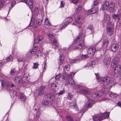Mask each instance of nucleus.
Here are the masks:
<instances>
[{
	"mask_svg": "<svg viewBox=\"0 0 121 121\" xmlns=\"http://www.w3.org/2000/svg\"><path fill=\"white\" fill-rule=\"evenodd\" d=\"M21 80V76L19 75L18 76L16 77L14 79V82L16 83H19Z\"/></svg>",
	"mask_w": 121,
	"mask_h": 121,
	"instance_id": "22",
	"label": "nucleus"
},
{
	"mask_svg": "<svg viewBox=\"0 0 121 121\" xmlns=\"http://www.w3.org/2000/svg\"><path fill=\"white\" fill-rule=\"evenodd\" d=\"M43 37L41 36H39L38 37L35 39L34 43H38L39 42L43 39Z\"/></svg>",
	"mask_w": 121,
	"mask_h": 121,
	"instance_id": "23",
	"label": "nucleus"
},
{
	"mask_svg": "<svg viewBox=\"0 0 121 121\" xmlns=\"http://www.w3.org/2000/svg\"><path fill=\"white\" fill-rule=\"evenodd\" d=\"M65 91L64 90L61 91H60L58 93L59 95H62L65 92Z\"/></svg>",
	"mask_w": 121,
	"mask_h": 121,
	"instance_id": "50",
	"label": "nucleus"
},
{
	"mask_svg": "<svg viewBox=\"0 0 121 121\" xmlns=\"http://www.w3.org/2000/svg\"><path fill=\"white\" fill-rule=\"evenodd\" d=\"M15 72V71L14 69L12 70L11 71V74L12 75H13L14 74Z\"/></svg>",
	"mask_w": 121,
	"mask_h": 121,
	"instance_id": "52",
	"label": "nucleus"
},
{
	"mask_svg": "<svg viewBox=\"0 0 121 121\" xmlns=\"http://www.w3.org/2000/svg\"><path fill=\"white\" fill-rule=\"evenodd\" d=\"M69 78V77L68 78ZM66 82L68 84L70 85H73L75 83L74 80L72 78H68Z\"/></svg>",
	"mask_w": 121,
	"mask_h": 121,
	"instance_id": "20",
	"label": "nucleus"
},
{
	"mask_svg": "<svg viewBox=\"0 0 121 121\" xmlns=\"http://www.w3.org/2000/svg\"><path fill=\"white\" fill-rule=\"evenodd\" d=\"M34 66L33 68L35 69H36L38 68L39 64L37 63H34Z\"/></svg>",
	"mask_w": 121,
	"mask_h": 121,
	"instance_id": "37",
	"label": "nucleus"
},
{
	"mask_svg": "<svg viewBox=\"0 0 121 121\" xmlns=\"http://www.w3.org/2000/svg\"><path fill=\"white\" fill-rule=\"evenodd\" d=\"M103 44L104 45L107 46L108 44V40L104 41L103 42Z\"/></svg>",
	"mask_w": 121,
	"mask_h": 121,
	"instance_id": "45",
	"label": "nucleus"
},
{
	"mask_svg": "<svg viewBox=\"0 0 121 121\" xmlns=\"http://www.w3.org/2000/svg\"><path fill=\"white\" fill-rule=\"evenodd\" d=\"M10 86L11 87H13L14 86V85H13V84H11V85Z\"/></svg>",
	"mask_w": 121,
	"mask_h": 121,
	"instance_id": "62",
	"label": "nucleus"
},
{
	"mask_svg": "<svg viewBox=\"0 0 121 121\" xmlns=\"http://www.w3.org/2000/svg\"><path fill=\"white\" fill-rule=\"evenodd\" d=\"M1 85L2 86V87H3L5 84V82L3 80H2L1 81Z\"/></svg>",
	"mask_w": 121,
	"mask_h": 121,
	"instance_id": "55",
	"label": "nucleus"
},
{
	"mask_svg": "<svg viewBox=\"0 0 121 121\" xmlns=\"http://www.w3.org/2000/svg\"><path fill=\"white\" fill-rule=\"evenodd\" d=\"M48 36L50 38H52L53 37V35L50 33H48Z\"/></svg>",
	"mask_w": 121,
	"mask_h": 121,
	"instance_id": "49",
	"label": "nucleus"
},
{
	"mask_svg": "<svg viewBox=\"0 0 121 121\" xmlns=\"http://www.w3.org/2000/svg\"><path fill=\"white\" fill-rule=\"evenodd\" d=\"M118 19L119 21H120L119 22L121 24V17L120 18H118Z\"/></svg>",
	"mask_w": 121,
	"mask_h": 121,
	"instance_id": "61",
	"label": "nucleus"
},
{
	"mask_svg": "<svg viewBox=\"0 0 121 121\" xmlns=\"http://www.w3.org/2000/svg\"><path fill=\"white\" fill-rule=\"evenodd\" d=\"M111 60L110 58L106 56L105 57L104 59L103 63L105 67H107L109 66Z\"/></svg>",
	"mask_w": 121,
	"mask_h": 121,
	"instance_id": "4",
	"label": "nucleus"
},
{
	"mask_svg": "<svg viewBox=\"0 0 121 121\" xmlns=\"http://www.w3.org/2000/svg\"><path fill=\"white\" fill-rule=\"evenodd\" d=\"M22 60H19L18 59H17V60L18 62L22 61L23 62L25 61V59L24 58H22L21 59Z\"/></svg>",
	"mask_w": 121,
	"mask_h": 121,
	"instance_id": "51",
	"label": "nucleus"
},
{
	"mask_svg": "<svg viewBox=\"0 0 121 121\" xmlns=\"http://www.w3.org/2000/svg\"><path fill=\"white\" fill-rule=\"evenodd\" d=\"M112 17L113 19L115 20L117 18L118 19V18H119V15L117 14H114L112 15Z\"/></svg>",
	"mask_w": 121,
	"mask_h": 121,
	"instance_id": "34",
	"label": "nucleus"
},
{
	"mask_svg": "<svg viewBox=\"0 0 121 121\" xmlns=\"http://www.w3.org/2000/svg\"><path fill=\"white\" fill-rule=\"evenodd\" d=\"M81 92L86 96L89 95L90 93L89 91L87 89H82L81 90Z\"/></svg>",
	"mask_w": 121,
	"mask_h": 121,
	"instance_id": "21",
	"label": "nucleus"
},
{
	"mask_svg": "<svg viewBox=\"0 0 121 121\" xmlns=\"http://www.w3.org/2000/svg\"><path fill=\"white\" fill-rule=\"evenodd\" d=\"M97 79L98 81H100L102 84L101 85L102 86H107L109 83L110 81V78L108 76L102 78H101L99 76L98 73H95Z\"/></svg>",
	"mask_w": 121,
	"mask_h": 121,
	"instance_id": "2",
	"label": "nucleus"
},
{
	"mask_svg": "<svg viewBox=\"0 0 121 121\" xmlns=\"http://www.w3.org/2000/svg\"><path fill=\"white\" fill-rule=\"evenodd\" d=\"M70 106H74V107H75V108H76V107H77V109H76V110H78V108L77 107V106H76V104H73V105H72V104H70Z\"/></svg>",
	"mask_w": 121,
	"mask_h": 121,
	"instance_id": "53",
	"label": "nucleus"
},
{
	"mask_svg": "<svg viewBox=\"0 0 121 121\" xmlns=\"http://www.w3.org/2000/svg\"><path fill=\"white\" fill-rule=\"evenodd\" d=\"M81 56L82 58V60L85 59L88 57V56L87 55H83V54L82 55V56ZM81 58V57H80Z\"/></svg>",
	"mask_w": 121,
	"mask_h": 121,
	"instance_id": "42",
	"label": "nucleus"
},
{
	"mask_svg": "<svg viewBox=\"0 0 121 121\" xmlns=\"http://www.w3.org/2000/svg\"><path fill=\"white\" fill-rule=\"evenodd\" d=\"M37 46H35L34 47V48H35V49L36 48H37Z\"/></svg>",
	"mask_w": 121,
	"mask_h": 121,
	"instance_id": "64",
	"label": "nucleus"
},
{
	"mask_svg": "<svg viewBox=\"0 0 121 121\" xmlns=\"http://www.w3.org/2000/svg\"><path fill=\"white\" fill-rule=\"evenodd\" d=\"M12 60V57L11 56L8 57L7 59V60L8 61H10Z\"/></svg>",
	"mask_w": 121,
	"mask_h": 121,
	"instance_id": "46",
	"label": "nucleus"
},
{
	"mask_svg": "<svg viewBox=\"0 0 121 121\" xmlns=\"http://www.w3.org/2000/svg\"><path fill=\"white\" fill-rule=\"evenodd\" d=\"M114 72L115 73H117L119 72L121 69V65H114Z\"/></svg>",
	"mask_w": 121,
	"mask_h": 121,
	"instance_id": "12",
	"label": "nucleus"
},
{
	"mask_svg": "<svg viewBox=\"0 0 121 121\" xmlns=\"http://www.w3.org/2000/svg\"><path fill=\"white\" fill-rule=\"evenodd\" d=\"M95 48L94 47H91L89 48L87 51V52L88 54L91 55H93L95 54Z\"/></svg>",
	"mask_w": 121,
	"mask_h": 121,
	"instance_id": "13",
	"label": "nucleus"
},
{
	"mask_svg": "<svg viewBox=\"0 0 121 121\" xmlns=\"http://www.w3.org/2000/svg\"><path fill=\"white\" fill-rule=\"evenodd\" d=\"M82 9V5L81 4H80L77 7L76 10V13H78Z\"/></svg>",
	"mask_w": 121,
	"mask_h": 121,
	"instance_id": "31",
	"label": "nucleus"
},
{
	"mask_svg": "<svg viewBox=\"0 0 121 121\" xmlns=\"http://www.w3.org/2000/svg\"><path fill=\"white\" fill-rule=\"evenodd\" d=\"M97 10V8H93L91 9V11L92 13H94L96 12Z\"/></svg>",
	"mask_w": 121,
	"mask_h": 121,
	"instance_id": "38",
	"label": "nucleus"
},
{
	"mask_svg": "<svg viewBox=\"0 0 121 121\" xmlns=\"http://www.w3.org/2000/svg\"><path fill=\"white\" fill-rule=\"evenodd\" d=\"M26 74H24L23 76V77L24 78H28V77L27 76H26Z\"/></svg>",
	"mask_w": 121,
	"mask_h": 121,
	"instance_id": "59",
	"label": "nucleus"
},
{
	"mask_svg": "<svg viewBox=\"0 0 121 121\" xmlns=\"http://www.w3.org/2000/svg\"><path fill=\"white\" fill-rule=\"evenodd\" d=\"M109 112H105L101 114V117L103 118V120L105 118H108L109 117Z\"/></svg>",
	"mask_w": 121,
	"mask_h": 121,
	"instance_id": "25",
	"label": "nucleus"
},
{
	"mask_svg": "<svg viewBox=\"0 0 121 121\" xmlns=\"http://www.w3.org/2000/svg\"><path fill=\"white\" fill-rule=\"evenodd\" d=\"M104 20L106 22H109L110 20V17L109 15L105 13L104 16Z\"/></svg>",
	"mask_w": 121,
	"mask_h": 121,
	"instance_id": "18",
	"label": "nucleus"
},
{
	"mask_svg": "<svg viewBox=\"0 0 121 121\" xmlns=\"http://www.w3.org/2000/svg\"><path fill=\"white\" fill-rule=\"evenodd\" d=\"M114 33V29L111 27H108L107 28V33L109 36L112 35Z\"/></svg>",
	"mask_w": 121,
	"mask_h": 121,
	"instance_id": "11",
	"label": "nucleus"
},
{
	"mask_svg": "<svg viewBox=\"0 0 121 121\" xmlns=\"http://www.w3.org/2000/svg\"><path fill=\"white\" fill-rule=\"evenodd\" d=\"M22 2H24L29 5L30 9L31 10L33 7V4L32 1L30 0H21Z\"/></svg>",
	"mask_w": 121,
	"mask_h": 121,
	"instance_id": "6",
	"label": "nucleus"
},
{
	"mask_svg": "<svg viewBox=\"0 0 121 121\" xmlns=\"http://www.w3.org/2000/svg\"><path fill=\"white\" fill-rule=\"evenodd\" d=\"M73 20V19L70 17H67L64 21V25L60 28L61 30L63 28H65Z\"/></svg>",
	"mask_w": 121,
	"mask_h": 121,
	"instance_id": "3",
	"label": "nucleus"
},
{
	"mask_svg": "<svg viewBox=\"0 0 121 121\" xmlns=\"http://www.w3.org/2000/svg\"><path fill=\"white\" fill-rule=\"evenodd\" d=\"M117 104L120 107H121V102L120 101H118Z\"/></svg>",
	"mask_w": 121,
	"mask_h": 121,
	"instance_id": "58",
	"label": "nucleus"
},
{
	"mask_svg": "<svg viewBox=\"0 0 121 121\" xmlns=\"http://www.w3.org/2000/svg\"><path fill=\"white\" fill-rule=\"evenodd\" d=\"M98 3V1L97 0L95 1L93 3V6H96Z\"/></svg>",
	"mask_w": 121,
	"mask_h": 121,
	"instance_id": "44",
	"label": "nucleus"
},
{
	"mask_svg": "<svg viewBox=\"0 0 121 121\" xmlns=\"http://www.w3.org/2000/svg\"><path fill=\"white\" fill-rule=\"evenodd\" d=\"M118 45L117 44L115 43L112 45L111 47L112 51L114 52H115L118 50Z\"/></svg>",
	"mask_w": 121,
	"mask_h": 121,
	"instance_id": "17",
	"label": "nucleus"
},
{
	"mask_svg": "<svg viewBox=\"0 0 121 121\" xmlns=\"http://www.w3.org/2000/svg\"><path fill=\"white\" fill-rule=\"evenodd\" d=\"M91 9L88 10L87 11V14H90L92 13L91 11Z\"/></svg>",
	"mask_w": 121,
	"mask_h": 121,
	"instance_id": "54",
	"label": "nucleus"
},
{
	"mask_svg": "<svg viewBox=\"0 0 121 121\" xmlns=\"http://www.w3.org/2000/svg\"><path fill=\"white\" fill-rule=\"evenodd\" d=\"M42 55V53L40 51H36L34 54V56L35 58H39Z\"/></svg>",
	"mask_w": 121,
	"mask_h": 121,
	"instance_id": "28",
	"label": "nucleus"
},
{
	"mask_svg": "<svg viewBox=\"0 0 121 121\" xmlns=\"http://www.w3.org/2000/svg\"><path fill=\"white\" fill-rule=\"evenodd\" d=\"M65 5V3L63 1H62L60 2V5L59 7L60 8H63Z\"/></svg>",
	"mask_w": 121,
	"mask_h": 121,
	"instance_id": "39",
	"label": "nucleus"
},
{
	"mask_svg": "<svg viewBox=\"0 0 121 121\" xmlns=\"http://www.w3.org/2000/svg\"><path fill=\"white\" fill-rule=\"evenodd\" d=\"M89 103L88 105V108H91L92 106V104L94 103V101L91 99L89 100Z\"/></svg>",
	"mask_w": 121,
	"mask_h": 121,
	"instance_id": "32",
	"label": "nucleus"
},
{
	"mask_svg": "<svg viewBox=\"0 0 121 121\" xmlns=\"http://www.w3.org/2000/svg\"><path fill=\"white\" fill-rule=\"evenodd\" d=\"M85 46L84 41H82V42L79 43L78 45L74 47V49H84L85 48Z\"/></svg>",
	"mask_w": 121,
	"mask_h": 121,
	"instance_id": "9",
	"label": "nucleus"
},
{
	"mask_svg": "<svg viewBox=\"0 0 121 121\" xmlns=\"http://www.w3.org/2000/svg\"><path fill=\"white\" fill-rule=\"evenodd\" d=\"M61 75L60 74H58L55 77L56 80H58L60 78Z\"/></svg>",
	"mask_w": 121,
	"mask_h": 121,
	"instance_id": "48",
	"label": "nucleus"
},
{
	"mask_svg": "<svg viewBox=\"0 0 121 121\" xmlns=\"http://www.w3.org/2000/svg\"><path fill=\"white\" fill-rule=\"evenodd\" d=\"M109 4V3L108 1H105L102 5L101 7V9L103 10H107L108 9Z\"/></svg>",
	"mask_w": 121,
	"mask_h": 121,
	"instance_id": "5",
	"label": "nucleus"
},
{
	"mask_svg": "<svg viewBox=\"0 0 121 121\" xmlns=\"http://www.w3.org/2000/svg\"><path fill=\"white\" fill-rule=\"evenodd\" d=\"M95 64V62L93 61H91L87 63L85 66L87 69H92L93 66Z\"/></svg>",
	"mask_w": 121,
	"mask_h": 121,
	"instance_id": "7",
	"label": "nucleus"
},
{
	"mask_svg": "<svg viewBox=\"0 0 121 121\" xmlns=\"http://www.w3.org/2000/svg\"><path fill=\"white\" fill-rule=\"evenodd\" d=\"M60 62H59V65H60L62 64L64 61V56L62 55H61V54H60Z\"/></svg>",
	"mask_w": 121,
	"mask_h": 121,
	"instance_id": "27",
	"label": "nucleus"
},
{
	"mask_svg": "<svg viewBox=\"0 0 121 121\" xmlns=\"http://www.w3.org/2000/svg\"><path fill=\"white\" fill-rule=\"evenodd\" d=\"M81 56H79L78 57H76L73 59L72 60V62L73 63L78 62L79 61L82 60V58Z\"/></svg>",
	"mask_w": 121,
	"mask_h": 121,
	"instance_id": "24",
	"label": "nucleus"
},
{
	"mask_svg": "<svg viewBox=\"0 0 121 121\" xmlns=\"http://www.w3.org/2000/svg\"><path fill=\"white\" fill-rule=\"evenodd\" d=\"M78 0H72V2L74 4H75L76 3L78 2Z\"/></svg>",
	"mask_w": 121,
	"mask_h": 121,
	"instance_id": "57",
	"label": "nucleus"
},
{
	"mask_svg": "<svg viewBox=\"0 0 121 121\" xmlns=\"http://www.w3.org/2000/svg\"><path fill=\"white\" fill-rule=\"evenodd\" d=\"M21 99L22 100L24 101L26 100V97L25 95H22L20 96Z\"/></svg>",
	"mask_w": 121,
	"mask_h": 121,
	"instance_id": "43",
	"label": "nucleus"
},
{
	"mask_svg": "<svg viewBox=\"0 0 121 121\" xmlns=\"http://www.w3.org/2000/svg\"><path fill=\"white\" fill-rule=\"evenodd\" d=\"M51 88L53 89H55V88L57 87V85L54 83H52L51 85Z\"/></svg>",
	"mask_w": 121,
	"mask_h": 121,
	"instance_id": "41",
	"label": "nucleus"
},
{
	"mask_svg": "<svg viewBox=\"0 0 121 121\" xmlns=\"http://www.w3.org/2000/svg\"><path fill=\"white\" fill-rule=\"evenodd\" d=\"M93 120L94 121H100L103 120V118L100 114H97L93 116Z\"/></svg>",
	"mask_w": 121,
	"mask_h": 121,
	"instance_id": "8",
	"label": "nucleus"
},
{
	"mask_svg": "<svg viewBox=\"0 0 121 121\" xmlns=\"http://www.w3.org/2000/svg\"><path fill=\"white\" fill-rule=\"evenodd\" d=\"M37 50V48H36L35 49L34 48L33 49L31 50H30V52L31 54H33L34 52Z\"/></svg>",
	"mask_w": 121,
	"mask_h": 121,
	"instance_id": "47",
	"label": "nucleus"
},
{
	"mask_svg": "<svg viewBox=\"0 0 121 121\" xmlns=\"http://www.w3.org/2000/svg\"><path fill=\"white\" fill-rule=\"evenodd\" d=\"M45 87L44 86H41L39 90L38 94L39 95H42L44 93V89Z\"/></svg>",
	"mask_w": 121,
	"mask_h": 121,
	"instance_id": "19",
	"label": "nucleus"
},
{
	"mask_svg": "<svg viewBox=\"0 0 121 121\" xmlns=\"http://www.w3.org/2000/svg\"><path fill=\"white\" fill-rule=\"evenodd\" d=\"M87 29H90L91 31L93 30V26L92 25H90L88 26Z\"/></svg>",
	"mask_w": 121,
	"mask_h": 121,
	"instance_id": "40",
	"label": "nucleus"
},
{
	"mask_svg": "<svg viewBox=\"0 0 121 121\" xmlns=\"http://www.w3.org/2000/svg\"><path fill=\"white\" fill-rule=\"evenodd\" d=\"M70 68V66L69 64H67L65 65V67H64V68L65 70H68Z\"/></svg>",
	"mask_w": 121,
	"mask_h": 121,
	"instance_id": "36",
	"label": "nucleus"
},
{
	"mask_svg": "<svg viewBox=\"0 0 121 121\" xmlns=\"http://www.w3.org/2000/svg\"><path fill=\"white\" fill-rule=\"evenodd\" d=\"M44 23L46 25L48 26H50L51 25V24L47 18H46L45 19Z\"/></svg>",
	"mask_w": 121,
	"mask_h": 121,
	"instance_id": "29",
	"label": "nucleus"
},
{
	"mask_svg": "<svg viewBox=\"0 0 121 121\" xmlns=\"http://www.w3.org/2000/svg\"><path fill=\"white\" fill-rule=\"evenodd\" d=\"M38 21H39L40 22H41V19H39L38 20H37ZM41 23H40V22H39V23H40V24Z\"/></svg>",
	"mask_w": 121,
	"mask_h": 121,
	"instance_id": "63",
	"label": "nucleus"
},
{
	"mask_svg": "<svg viewBox=\"0 0 121 121\" xmlns=\"http://www.w3.org/2000/svg\"><path fill=\"white\" fill-rule=\"evenodd\" d=\"M73 97V95L71 93H69L68 95L67 98L68 99L71 100Z\"/></svg>",
	"mask_w": 121,
	"mask_h": 121,
	"instance_id": "35",
	"label": "nucleus"
},
{
	"mask_svg": "<svg viewBox=\"0 0 121 121\" xmlns=\"http://www.w3.org/2000/svg\"><path fill=\"white\" fill-rule=\"evenodd\" d=\"M46 99L48 100V101L45 100L43 102L42 104V106L43 107H47L49 104V101H51L54 100L56 99L55 96L54 95H52L51 94H46L44 96Z\"/></svg>",
	"mask_w": 121,
	"mask_h": 121,
	"instance_id": "1",
	"label": "nucleus"
},
{
	"mask_svg": "<svg viewBox=\"0 0 121 121\" xmlns=\"http://www.w3.org/2000/svg\"><path fill=\"white\" fill-rule=\"evenodd\" d=\"M53 44L55 46L54 48H57L59 47V45L58 43L57 40L55 39H54L53 40Z\"/></svg>",
	"mask_w": 121,
	"mask_h": 121,
	"instance_id": "26",
	"label": "nucleus"
},
{
	"mask_svg": "<svg viewBox=\"0 0 121 121\" xmlns=\"http://www.w3.org/2000/svg\"><path fill=\"white\" fill-rule=\"evenodd\" d=\"M84 22V19L81 16L77 17L76 21V24H81Z\"/></svg>",
	"mask_w": 121,
	"mask_h": 121,
	"instance_id": "14",
	"label": "nucleus"
},
{
	"mask_svg": "<svg viewBox=\"0 0 121 121\" xmlns=\"http://www.w3.org/2000/svg\"><path fill=\"white\" fill-rule=\"evenodd\" d=\"M119 61V59L118 57H115L112 59V63L114 65H118Z\"/></svg>",
	"mask_w": 121,
	"mask_h": 121,
	"instance_id": "15",
	"label": "nucleus"
},
{
	"mask_svg": "<svg viewBox=\"0 0 121 121\" xmlns=\"http://www.w3.org/2000/svg\"><path fill=\"white\" fill-rule=\"evenodd\" d=\"M66 119L67 121H73V119L69 115H67L66 117Z\"/></svg>",
	"mask_w": 121,
	"mask_h": 121,
	"instance_id": "33",
	"label": "nucleus"
},
{
	"mask_svg": "<svg viewBox=\"0 0 121 121\" xmlns=\"http://www.w3.org/2000/svg\"><path fill=\"white\" fill-rule=\"evenodd\" d=\"M118 95L115 93L111 92L110 94V96L112 98H116L118 96Z\"/></svg>",
	"mask_w": 121,
	"mask_h": 121,
	"instance_id": "30",
	"label": "nucleus"
},
{
	"mask_svg": "<svg viewBox=\"0 0 121 121\" xmlns=\"http://www.w3.org/2000/svg\"><path fill=\"white\" fill-rule=\"evenodd\" d=\"M30 52H28L27 53V54H26V56L28 57H30Z\"/></svg>",
	"mask_w": 121,
	"mask_h": 121,
	"instance_id": "60",
	"label": "nucleus"
},
{
	"mask_svg": "<svg viewBox=\"0 0 121 121\" xmlns=\"http://www.w3.org/2000/svg\"><path fill=\"white\" fill-rule=\"evenodd\" d=\"M109 10L111 13L113 12L115 9V3L113 2H110L109 6Z\"/></svg>",
	"mask_w": 121,
	"mask_h": 121,
	"instance_id": "10",
	"label": "nucleus"
},
{
	"mask_svg": "<svg viewBox=\"0 0 121 121\" xmlns=\"http://www.w3.org/2000/svg\"><path fill=\"white\" fill-rule=\"evenodd\" d=\"M74 75V73H71L69 74V75L70 77H73Z\"/></svg>",
	"mask_w": 121,
	"mask_h": 121,
	"instance_id": "56",
	"label": "nucleus"
},
{
	"mask_svg": "<svg viewBox=\"0 0 121 121\" xmlns=\"http://www.w3.org/2000/svg\"><path fill=\"white\" fill-rule=\"evenodd\" d=\"M84 38L83 37H81V36L79 35L77 38L75 40V41L74 42V43L76 44L77 42H82V41H83Z\"/></svg>",
	"mask_w": 121,
	"mask_h": 121,
	"instance_id": "16",
	"label": "nucleus"
}]
</instances>
